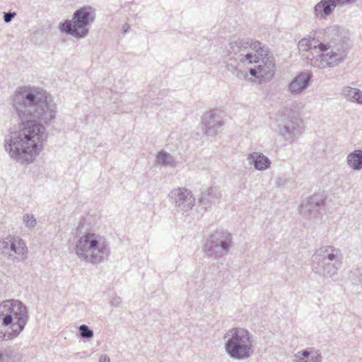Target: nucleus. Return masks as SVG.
Wrapping results in <instances>:
<instances>
[{
  "label": "nucleus",
  "instance_id": "nucleus-1",
  "mask_svg": "<svg viewBox=\"0 0 362 362\" xmlns=\"http://www.w3.org/2000/svg\"><path fill=\"white\" fill-rule=\"evenodd\" d=\"M11 106L22 122L18 131L5 136V151L21 164L32 163L47 137L41 122L48 124L55 119L56 105L42 88L23 86L11 95Z\"/></svg>",
  "mask_w": 362,
  "mask_h": 362
},
{
  "label": "nucleus",
  "instance_id": "nucleus-2",
  "mask_svg": "<svg viewBox=\"0 0 362 362\" xmlns=\"http://www.w3.org/2000/svg\"><path fill=\"white\" fill-rule=\"evenodd\" d=\"M320 37L317 56L310 58V66L320 69H332L343 63L347 56L346 41L349 30L334 24L327 27Z\"/></svg>",
  "mask_w": 362,
  "mask_h": 362
},
{
  "label": "nucleus",
  "instance_id": "nucleus-3",
  "mask_svg": "<svg viewBox=\"0 0 362 362\" xmlns=\"http://www.w3.org/2000/svg\"><path fill=\"white\" fill-rule=\"evenodd\" d=\"M28 320L27 307L18 300H6L0 303V340L16 338Z\"/></svg>",
  "mask_w": 362,
  "mask_h": 362
},
{
  "label": "nucleus",
  "instance_id": "nucleus-4",
  "mask_svg": "<svg viewBox=\"0 0 362 362\" xmlns=\"http://www.w3.org/2000/svg\"><path fill=\"white\" fill-rule=\"evenodd\" d=\"M74 250L81 260L92 264L104 262L110 253V248L105 238L93 231L78 233Z\"/></svg>",
  "mask_w": 362,
  "mask_h": 362
},
{
  "label": "nucleus",
  "instance_id": "nucleus-5",
  "mask_svg": "<svg viewBox=\"0 0 362 362\" xmlns=\"http://www.w3.org/2000/svg\"><path fill=\"white\" fill-rule=\"evenodd\" d=\"M249 39L231 41L226 46L225 62L226 70L240 80H246L248 74L243 69L245 63L255 62L257 56L248 50Z\"/></svg>",
  "mask_w": 362,
  "mask_h": 362
},
{
  "label": "nucleus",
  "instance_id": "nucleus-6",
  "mask_svg": "<svg viewBox=\"0 0 362 362\" xmlns=\"http://www.w3.org/2000/svg\"><path fill=\"white\" fill-rule=\"evenodd\" d=\"M224 349L233 359L245 360L253 353V335L246 329L233 327L223 335Z\"/></svg>",
  "mask_w": 362,
  "mask_h": 362
},
{
  "label": "nucleus",
  "instance_id": "nucleus-7",
  "mask_svg": "<svg viewBox=\"0 0 362 362\" xmlns=\"http://www.w3.org/2000/svg\"><path fill=\"white\" fill-rule=\"evenodd\" d=\"M342 254L333 246L321 247L313 255V271L326 278L337 274L341 263Z\"/></svg>",
  "mask_w": 362,
  "mask_h": 362
},
{
  "label": "nucleus",
  "instance_id": "nucleus-8",
  "mask_svg": "<svg viewBox=\"0 0 362 362\" xmlns=\"http://www.w3.org/2000/svg\"><path fill=\"white\" fill-rule=\"evenodd\" d=\"M95 18V9L90 6H83L76 10L72 20H66L59 24L62 33L70 35L76 38H83L89 33V26Z\"/></svg>",
  "mask_w": 362,
  "mask_h": 362
},
{
  "label": "nucleus",
  "instance_id": "nucleus-9",
  "mask_svg": "<svg viewBox=\"0 0 362 362\" xmlns=\"http://www.w3.org/2000/svg\"><path fill=\"white\" fill-rule=\"evenodd\" d=\"M231 244V235L223 229H218L207 238L204 245V252L209 256L219 258L228 252Z\"/></svg>",
  "mask_w": 362,
  "mask_h": 362
},
{
  "label": "nucleus",
  "instance_id": "nucleus-10",
  "mask_svg": "<svg viewBox=\"0 0 362 362\" xmlns=\"http://www.w3.org/2000/svg\"><path fill=\"white\" fill-rule=\"evenodd\" d=\"M276 131L291 144L303 132L301 122L291 110H286L281 118L276 120Z\"/></svg>",
  "mask_w": 362,
  "mask_h": 362
},
{
  "label": "nucleus",
  "instance_id": "nucleus-11",
  "mask_svg": "<svg viewBox=\"0 0 362 362\" xmlns=\"http://www.w3.org/2000/svg\"><path fill=\"white\" fill-rule=\"evenodd\" d=\"M0 251L11 260L18 262L27 259L28 248L24 240L18 236L8 235L1 242Z\"/></svg>",
  "mask_w": 362,
  "mask_h": 362
},
{
  "label": "nucleus",
  "instance_id": "nucleus-12",
  "mask_svg": "<svg viewBox=\"0 0 362 362\" xmlns=\"http://www.w3.org/2000/svg\"><path fill=\"white\" fill-rule=\"evenodd\" d=\"M253 63L257 65L249 69L252 77L247 78L246 80L252 83H262L272 78L275 74V64L272 55L261 59L257 56V59Z\"/></svg>",
  "mask_w": 362,
  "mask_h": 362
},
{
  "label": "nucleus",
  "instance_id": "nucleus-13",
  "mask_svg": "<svg viewBox=\"0 0 362 362\" xmlns=\"http://www.w3.org/2000/svg\"><path fill=\"white\" fill-rule=\"evenodd\" d=\"M168 197L177 211L187 212L195 204V198L192 192L184 187L173 189L169 193Z\"/></svg>",
  "mask_w": 362,
  "mask_h": 362
},
{
  "label": "nucleus",
  "instance_id": "nucleus-14",
  "mask_svg": "<svg viewBox=\"0 0 362 362\" xmlns=\"http://www.w3.org/2000/svg\"><path fill=\"white\" fill-rule=\"evenodd\" d=\"M224 114L218 110H213L205 113L202 117L203 130L208 136H214L218 129L223 125Z\"/></svg>",
  "mask_w": 362,
  "mask_h": 362
},
{
  "label": "nucleus",
  "instance_id": "nucleus-15",
  "mask_svg": "<svg viewBox=\"0 0 362 362\" xmlns=\"http://www.w3.org/2000/svg\"><path fill=\"white\" fill-rule=\"evenodd\" d=\"M325 198L322 194H314L305 200L299 206V212L303 216L311 218L315 217L320 211V209L324 205Z\"/></svg>",
  "mask_w": 362,
  "mask_h": 362
},
{
  "label": "nucleus",
  "instance_id": "nucleus-16",
  "mask_svg": "<svg viewBox=\"0 0 362 362\" xmlns=\"http://www.w3.org/2000/svg\"><path fill=\"white\" fill-rule=\"evenodd\" d=\"M312 77L310 72H300L289 83L288 91L293 95H301L310 84Z\"/></svg>",
  "mask_w": 362,
  "mask_h": 362
},
{
  "label": "nucleus",
  "instance_id": "nucleus-17",
  "mask_svg": "<svg viewBox=\"0 0 362 362\" xmlns=\"http://www.w3.org/2000/svg\"><path fill=\"white\" fill-rule=\"evenodd\" d=\"M247 160L250 165L259 171H264L271 167L270 159L260 152H252L247 156Z\"/></svg>",
  "mask_w": 362,
  "mask_h": 362
},
{
  "label": "nucleus",
  "instance_id": "nucleus-18",
  "mask_svg": "<svg viewBox=\"0 0 362 362\" xmlns=\"http://www.w3.org/2000/svg\"><path fill=\"white\" fill-rule=\"evenodd\" d=\"M337 6L334 0H321L314 7L313 14L319 19H327Z\"/></svg>",
  "mask_w": 362,
  "mask_h": 362
},
{
  "label": "nucleus",
  "instance_id": "nucleus-19",
  "mask_svg": "<svg viewBox=\"0 0 362 362\" xmlns=\"http://www.w3.org/2000/svg\"><path fill=\"white\" fill-rule=\"evenodd\" d=\"M322 360L320 351L313 348L299 351L293 357V362H322Z\"/></svg>",
  "mask_w": 362,
  "mask_h": 362
},
{
  "label": "nucleus",
  "instance_id": "nucleus-20",
  "mask_svg": "<svg viewBox=\"0 0 362 362\" xmlns=\"http://www.w3.org/2000/svg\"><path fill=\"white\" fill-rule=\"evenodd\" d=\"M221 197V192L216 187H209L202 192L199 198V203L204 208L209 207L212 204L216 203Z\"/></svg>",
  "mask_w": 362,
  "mask_h": 362
},
{
  "label": "nucleus",
  "instance_id": "nucleus-21",
  "mask_svg": "<svg viewBox=\"0 0 362 362\" xmlns=\"http://www.w3.org/2000/svg\"><path fill=\"white\" fill-rule=\"evenodd\" d=\"M21 354L13 346L0 349V362H21Z\"/></svg>",
  "mask_w": 362,
  "mask_h": 362
},
{
  "label": "nucleus",
  "instance_id": "nucleus-22",
  "mask_svg": "<svg viewBox=\"0 0 362 362\" xmlns=\"http://www.w3.org/2000/svg\"><path fill=\"white\" fill-rule=\"evenodd\" d=\"M341 95L349 102L362 105V90L357 88L345 86L341 89Z\"/></svg>",
  "mask_w": 362,
  "mask_h": 362
},
{
  "label": "nucleus",
  "instance_id": "nucleus-23",
  "mask_svg": "<svg viewBox=\"0 0 362 362\" xmlns=\"http://www.w3.org/2000/svg\"><path fill=\"white\" fill-rule=\"evenodd\" d=\"M346 163L349 168L354 170L362 169V150L356 149L347 155Z\"/></svg>",
  "mask_w": 362,
  "mask_h": 362
},
{
  "label": "nucleus",
  "instance_id": "nucleus-24",
  "mask_svg": "<svg viewBox=\"0 0 362 362\" xmlns=\"http://www.w3.org/2000/svg\"><path fill=\"white\" fill-rule=\"evenodd\" d=\"M248 50L259 57H262V58L271 56L268 48L259 41H252V40H249Z\"/></svg>",
  "mask_w": 362,
  "mask_h": 362
},
{
  "label": "nucleus",
  "instance_id": "nucleus-25",
  "mask_svg": "<svg viewBox=\"0 0 362 362\" xmlns=\"http://www.w3.org/2000/svg\"><path fill=\"white\" fill-rule=\"evenodd\" d=\"M320 42V36L317 39L315 37L308 36L301 39L298 42V48L301 51H308L309 49H318V43Z\"/></svg>",
  "mask_w": 362,
  "mask_h": 362
},
{
  "label": "nucleus",
  "instance_id": "nucleus-26",
  "mask_svg": "<svg viewBox=\"0 0 362 362\" xmlns=\"http://www.w3.org/2000/svg\"><path fill=\"white\" fill-rule=\"evenodd\" d=\"M156 163L162 166H175V160L174 158L164 151H160L156 156Z\"/></svg>",
  "mask_w": 362,
  "mask_h": 362
},
{
  "label": "nucleus",
  "instance_id": "nucleus-27",
  "mask_svg": "<svg viewBox=\"0 0 362 362\" xmlns=\"http://www.w3.org/2000/svg\"><path fill=\"white\" fill-rule=\"evenodd\" d=\"M78 331L81 338L85 339H90L93 337V331L86 325H81L78 327Z\"/></svg>",
  "mask_w": 362,
  "mask_h": 362
},
{
  "label": "nucleus",
  "instance_id": "nucleus-28",
  "mask_svg": "<svg viewBox=\"0 0 362 362\" xmlns=\"http://www.w3.org/2000/svg\"><path fill=\"white\" fill-rule=\"evenodd\" d=\"M23 221L26 228H33L36 226V219L33 214H25L23 216Z\"/></svg>",
  "mask_w": 362,
  "mask_h": 362
},
{
  "label": "nucleus",
  "instance_id": "nucleus-29",
  "mask_svg": "<svg viewBox=\"0 0 362 362\" xmlns=\"http://www.w3.org/2000/svg\"><path fill=\"white\" fill-rule=\"evenodd\" d=\"M356 0H334L337 6H344L354 4Z\"/></svg>",
  "mask_w": 362,
  "mask_h": 362
},
{
  "label": "nucleus",
  "instance_id": "nucleus-30",
  "mask_svg": "<svg viewBox=\"0 0 362 362\" xmlns=\"http://www.w3.org/2000/svg\"><path fill=\"white\" fill-rule=\"evenodd\" d=\"M122 301L120 297L115 296L111 299L110 304L115 307H119L122 304Z\"/></svg>",
  "mask_w": 362,
  "mask_h": 362
},
{
  "label": "nucleus",
  "instance_id": "nucleus-31",
  "mask_svg": "<svg viewBox=\"0 0 362 362\" xmlns=\"http://www.w3.org/2000/svg\"><path fill=\"white\" fill-rule=\"evenodd\" d=\"M16 13H4V20L5 23H9L12 21V19L15 17Z\"/></svg>",
  "mask_w": 362,
  "mask_h": 362
},
{
  "label": "nucleus",
  "instance_id": "nucleus-32",
  "mask_svg": "<svg viewBox=\"0 0 362 362\" xmlns=\"http://www.w3.org/2000/svg\"><path fill=\"white\" fill-rule=\"evenodd\" d=\"M99 362H110V359L107 354H102L99 358Z\"/></svg>",
  "mask_w": 362,
  "mask_h": 362
},
{
  "label": "nucleus",
  "instance_id": "nucleus-33",
  "mask_svg": "<svg viewBox=\"0 0 362 362\" xmlns=\"http://www.w3.org/2000/svg\"><path fill=\"white\" fill-rule=\"evenodd\" d=\"M129 28H130V26L129 24H127V23L124 24V25L122 27V33L123 34L127 33L129 31Z\"/></svg>",
  "mask_w": 362,
  "mask_h": 362
},
{
  "label": "nucleus",
  "instance_id": "nucleus-34",
  "mask_svg": "<svg viewBox=\"0 0 362 362\" xmlns=\"http://www.w3.org/2000/svg\"><path fill=\"white\" fill-rule=\"evenodd\" d=\"M359 282H360L361 288H362V274L361 275V276L359 278Z\"/></svg>",
  "mask_w": 362,
  "mask_h": 362
}]
</instances>
